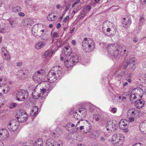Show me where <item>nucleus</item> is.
<instances>
[{"mask_svg": "<svg viewBox=\"0 0 146 146\" xmlns=\"http://www.w3.org/2000/svg\"><path fill=\"white\" fill-rule=\"evenodd\" d=\"M62 71L61 68H58V67H53L48 72L47 78L48 81L50 83H53L61 75Z\"/></svg>", "mask_w": 146, "mask_h": 146, "instance_id": "1", "label": "nucleus"}, {"mask_svg": "<svg viewBox=\"0 0 146 146\" xmlns=\"http://www.w3.org/2000/svg\"><path fill=\"white\" fill-rule=\"evenodd\" d=\"M82 48L84 52H89L92 51L95 47L94 41L90 38H85L82 42Z\"/></svg>", "mask_w": 146, "mask_h": 146, "instance_id": "2", "label": "nucleus"}, {"mask_svg": "<svg viewBox=\"0 0 146 146\" xmlns=\"http://www.w3.org/2000/svg\"><path fill=\"white\" fill-rule=\"evenodd\" d=\"M28 95L27 90H23L17 92L16 99L18 101H23L27 98Z\"/></svg>", "mask_w": 146, "mask_h": 146, "instance_id": "3", "label": "nucleus"}, {"mask_svg": "<svg viewBox=\"0 0 146 146\" xmlns=\"http://www.w3.org/2000/svg\"><path fill=\"white\" fill-rule=\"evenodd\" d=\"M26 113L24 111L20 110L19 111L17 112L15 116L19 122H23L26 121L28 118L27 115Z\"/></svg>", "mask_w": 146, "mask_h": 146, "instance_id": "4", "label": "nucleus"}, {"mask_svg": "<svg viewBox=\"0 0 146 146\" xmlns=\"http://www.w3.org/2000/svg\"><path fill=\"white\" fill-rule=\"evenodd\" d=\"M45 71L41 69L35 72L33 76V79L34 81L40 82L44 77Z\"/></svg>", "mask_w": 146, "mask_h": 146, "instance_id": "5", "label": "nucleus"}, {"mask_svg": "<svg viewBox=\"0 0 146 146\" xmlns=\"http://www.w3.org/2000/svg\"><path fill=\"white\" fill-rule=\"evenodd\" d=\"M121 47H114L113 49L110 50V53L111 56H113L115 58H119L121 56V53L122 51Z\"/></svg>", "mask_w": 146, "mask_h": 146, "instance_id": "6", "label": "nucleus"}, {"mask_svg": "<svg viewBox=\"0 0 146 146\" xmlns=\"http://www.w3.org/2000/svg\"><path fill=\"white\" fill-rule=\"evenodd\" d=\"M19 122L16 119L11 120L7 125L9 129L11 131H15L18 127Z\"/></svg>", "mask_w": 146, "mask_h": 146, "instance_id": "7", "label": "nucleus"}, {"mask_svg": "<svg viewBox=\"0 0 146 146\" xmlns=\"http://www.w3.org/2000/svg\"><path fill=\"white\" fill-rule=\"evenodd\" d=\"M106 128L109 127L112 128L113 131H115L118 128L117 123L115 121L110 120L108 121L106 124Z\"/></svg>", "mask_w": 146, "mask_h": 146, "instance_id": "8", "label": "nucleus"}, {"mask_svg": "<svg viewBox=\"0 0 146 146\" xmlns=\"http://www.w3.org/2000/svg\"><path fill=\"white\" fill-rule=\"evenodd\" d=\"M9 136V131L7 129H0V140L7 139Z\"/></svg>", "mask_w": 146, "mask_h": 146, "instance_id": "9", "label": "nucleus"}, {"mask_svg": "<svg viewBox=\"0 0 146 146\" xmlns=\"http://www.w3.org/2000/svg\"><path fill=\"white\" fill-rule=\"evenodd\" d=\"M51 85V83H48V82H46V84L45 85L46 88L41 89V92L43 93L41 96L42 98H43L47 95L46 94V90H48L52 89V87L50 86Z\"/></svg>", "mask_w": 146, "mask_h": 146, "instance_id": "10", "label": "nucleus"}, {"mask_svg": "<svg viewBox=\"0 0 146 146\" xmlns=\"http://www.w3.org/2000/svg\"><path fill=\"white\" fill-rule=\"evenodd\" d=\"M123 20V21L122 23L123 26L125 28L129 27L131 23V19L129 17H127L124 18Z\"/></svg>", "mask_w": 146, "mask_h": 146, "instance_id": "11", "label": "nucleus"}, {"mask_svg": "<svg viewBox=\"0 0 146 146\" xmlns=\"http://www.w3.org/2000/svg\"><path fill=\"white\" fill-rule=\"evenodd\" d=\"M111 141L112 143L115 146H117L120 145V141H119V139L118 138L117 133L114 134L113 135L111 138Z\"/></svg>", "mask_w": 146, "mask_h": 146, "instance_id": "12", "label": "nucleus"}, {"mask_svg": "<svg viewBox=\"0 0 146 146\" xmlns=\"http://www.w3.org/2000/svg\"><path fill=\"white\" fill-rule=\"evenodd\" d=\"M64 53L65 56L68 58H69L72 54V51L70 47H64Z\"/></svg>", "mask_w": 146, "mask_h": 146, "instance_id": "13", "label": "nucleus"}, {"mask_svg": "<svg viewBox=\"0 0 146 146\" xmlns=\"http://www.w3.org/2000/svg\"><path fill=\"white\" fill-rule=\"evenodd\" d=\"M133 90H134V92L137 96H138L140 98H142L143 94V91L142 89L140 88H137L133 89Z\"/></svg>", "mask_w": 146, "mask_h": 146, "instance_id": "14", "label": "nucleus"}, {"mask_svg": "<svg viewBox=\"0 0 146 146\" xmlns=\"http://www.w3.org/2000/svg\"><path fill=\"white\" fill-rule=\"evenodd\" d=\"M143 100L141 99L138 100L135 103V106L139 109L142 108L144 105V103L143 102Z\"/></svg>", "mask_w": 146, "mask_h": 146, "instance_id": "15", "label": "nucleus"}, {"mask_svg": "<svg viewBox=\"0 0 146 146\" xmlns=\"http://www.w3.org/2000/svg\"><path fill=\"white\" fill-rule=\"evenodd\" d=\"M36 89L35 88L33 90L32 94L34 99H37L40 97L42 98L41 96L43 93L41 92V91L40 93L36 92Z\"/></svg>", "mask_w": 146, "mask_h": 146, "instance_id": "16", "label": "nucleus"}, {"mask_svg": "<svg viewBox=\"0 0 146 146\" xmlns=\"http://www.w3.org/2000/svg\"><path fill=\"white\" fill-rule=\"evenodd\" d=\"M70 59H71L72 61H73V62L75 63H77L79 61V58L77 54L75 53H73L71 55V57L68 58Z\"/></svg>", "mask_w": 146, "mask_h": 146, "instance_id": "17", "label": "nucleus"}, {"mask_svg": "<svg viewBox=\"0 0 146 146\" xmlns=\"http://www.w3.org/2000/svg\"><path fill=\"white\" fill-rule=\"evenodd\" d=\"M93 118L96 121H102L104 119V116L102 114H94Z\"/></svg>", "mask_w": 146, "mask_h": 146, "instance_id": "18", "label": "nucleus"}, {"mask_svg": "<svg viewBox=\"0 0 146 146\" xmlns=\"http://www.w3.org/2000/svg\"><path fill=\"white\" fill-rule=\"evenodd\" d=\"M68 58V60H66V61L64 62L65 65L67 68L72 67L76 64L73 62V61H72L71 59H70L69 58Z\"/></svg>", "mask_w": 146, "mask_h": 146, "instance_id": "19", "label": "nucleus"}, {"mask_svg": "<svg viewBox=\"0 0 146 146\" xmlns=\"http://www.w3.org/2000/svg\"><path fill=\"white\" fill-rule=\"evenodd\" d=\"M46 45V43L43 41L37 42L35 45V47L37 49H39L43 47Z\"/></svg>", "mask_w": 146, "mask_h": 146, "instance_id": "20", "label": "nucleus"}, {"mask_svg": "<svg viewBox=\"0 0 146 146\" xmlns=\"http://www.w3.org/2000/svg\"><path fill=\"white\" fill-rule=\"evenodd\" d=\"M38 110V108L37 106L33 107L30 113L31 116L33 117L36 116L37 114Z\"/></svg>", "mask_w": 146, "mask_h": 146, "instance_id": "21", "label": "nucleus"}, {"mask_svg": "<svg viewBox=\"0 0 146 146\" xmlns=\"http://www.w3.org/2000/svg\"><path fill=\"white\" fill-rule=\"evenodd\" d=\"M25 71L24 70H19V76L18 78L20 79L24 78H25Z\"/></svg>", "mask_w": 146, "mask_h": 146, "instance_id": "22", "label": "nucleus"}, {"mask_svg": "<svg viewBox=\"0 0 146 146\" xmlns=\"http://www.w3.org/2000/svg\"><path fill=\"white\" fill-rule=\"evenodd\" d=\"M55 141L53 140L48 139L46 141V146H54Z\"/></svg>", "mask_w": 146, "mask_h": 146, "instance_id": "23", "label": "nucleus"}, {"mask_svg": "<svg viewBox=\"0 0 146 146\" xmlns=\"http://www.w3.org/2000/svg\"><path fill=\"white\" fill-rule=\"evenodd\" d=\"M127 123L128 122L127 121L125 120L124 121L123 120H121L119 123V126L120 127H123V126L124 127H126L128 125L127 124Z\"/></svg>", "mask_w": 146, "mask_h": 146, "instance_id": "24", "label": "nucleus"}, {"mask_svg": "<svg viewBox=\"0 0 146 146\" xmlns=\"http://www.w3.org/2000/svg\"><path fill=\"white\" fill-rule=\"evenodd\" d=\"M80 122H81V124H82L83 123H85V124H86V123L88 124V123H89V122L88 121H87L86 120H81L80 121H78L77 122V123L76 124V129L78 131H79L78 129H79V127H78V125L79 124H80Z\"/></svg>", "mask_w": 146, "mask_h": 146, "instance_id": "25", "label": "nucleus"}, {"mask_svg": "<svg viewBox=\"0 0 146 146\" xmlns=\"http://www.w3.org/2000/svg\"><path fill=\"white\" fill-rule=\"evenodd\" d=\"M117 135L118 138L119 139V141H121L120 143V145H122L123 143V141L124 139V136L121 133H117Z\"/></svg>", "mask_w": 146, "mask_h": 146, "instance_id": "26", "label": "nucleus"}, {"mask_svg": "<svg viewBox=\"0 0 146 146\" xmlns=\"http://www.w3.org/2000/svg\"><path fill=\"white\" fill-rule=\"evenodd\" d=\"M7 21L9 22V24L12 28H13L15 26L16 22L15 21L12 19H8Z\"/></svg>", "mask_w": 146, "mask_h": 146, "instance_id": "27", "label": "nucleus"}, {"mask_svg": "<svg viewBox=\"0 0 146 146\" xmlns=\"http://www.w3.org/2000/svg\"><path fill=\"white\" fill-rule=\"evenodd\" d=\"M135 92H134V90H133L131 92L129 97L130 100L131 101L136 99V96H137Z\"/></svg>", "mask_w": 146, "mask_h": 146, "instance_id": "28", "label": "nucleus"}, {"mask_svg": "<svg viewBox=\"0 0 146 146\" xmlns=\"http://www.w3.org/2000/svg\"><path fill=\"white\" fill-rule=\"evenodd\" d=\"M77 111H78L79 113L83 114H86V110L84 108H81L79 109H77L76 110Z\"/></svg>", "mask_w": 146, "mask_h": 146, "instance_id": "29", "label": "nucleus"}, {"mask_svg": "<svg viewBox=\"0 0 146 146\" xmlns=\"http://www.w3.org/2000/svg\"><path fill=\"white\" fill-rule=\"evenodd\" d=\"M78 111H74L73 113V116L74 117L77 119H79L80 118V115L79 113H78Z\"/></svg>", "mask_w": 146, "mask_h": 146, "instance_id": "30", "label": "nucleus"}, {"mask_svg": "<svg viewBox=\"0 0 146 146\" xmlns=\"http://www.w3.org/2000/svg\"><path fill=\"white\" fill-rule=\"evenodd\" d=\"M139 129L141 131L143 132L146 130V127L144 123H141L139 125Z\"/></svg>", "mask_w": 146, "mask_h": 146, "instance_id": "31", "label": "nucleus"}, {"mask_svg": "<svg viewBox=\"0 0 146 146\" xmlns=\"http://www.w3.org/2000/svg\"><path fill=\"white\" fill-rule=\"evenodd\" d=\"M36 145L40 146H43L42 140L41 139H38L35 142Z\"/></svg>", "mask_w": 146, "mask_h": 146, "instance_id": "32", "label": "nucleus"}, {"mask_svg": "<svg viewBox=\"0 0 146 146\" xmlns=\"http://www.w3.org/2000/svg\"><path fill=\"white\" fill-rule=\"evenodd\" d=\"M22 9L20 7H15L13 8V10L14 12H17L21 11Z\"/></svg>", "mask_w": 146, "mask_h": 146, "instance_id": "33", "label": "nucleus"}, {"mask_svg": "<svg viewBox=\"0 0 146 146\" xmlns=\"http://www.w3.org/2000/svg\"><path fill=\"white\" fill-rule=\"evenodd\" d=\"M129 114H130L131 115V116H133L135 115L136 113L135 112V110L133 109H130L128 111Z\"/></svg>", "mask_w": 146, "mask_h": 146, "instance_id": "34", "label": "nucleus"}, {"mask_svg": "<svg viewBox=\"0 0 146 146\" xmlns=\"http://www.w3.org/2000/svg\"><path fill=\"white\" fill-rule=\"evenodd\" d=\"M54 146H62V143L60 140H58L55 141Z\"/></svg>", "mask_w": 146, "mask_h": 146, "instance_id": "35", "label": "nucleus"}, {"mask_svg": "<svg viewBox=\"0 0 146 146\" xmlns=\"http://www.w3.org/2000/svg\"><path fill=\"white\" fill-rule=\"evenodd\" d=\"M52 14L53 13H51L47 16V19L48 20L51 21H54V19H53Z\"/></svg>", "mask_w": 146, "mask_h": 146, "instance_id": "36", "label": "nucleus"}, {"mask_svg": "<svg viewBox=\"0 0 146 146\" xmlns=\"http://www.w3.org/2000/svg\"><path fill=\"white\" fill-rule=\"evenodd\" d=\"M115 45L111 44L109 45L108 46V52L110 53V50H111L113 49L114 47H116L114 46Z\"/></svg>", "mask_w": 146, "mask_h": 146, "instance_id": "37", "label": "nucleus"}, {"mask_svg": "<svg viewBox=\"0 0 146 146\" xmlns=\"http://www.w3.org/2000/svg\"><path fill=\"white\" fill-rule=\"evenodd\" d=\"M135 60V58L134 57H132L129 60H127L126 62V64L127 65H129L131 64H132Z\"/></svg>", "mask_w": 146, "mask_h": 146, "instance_id": "38", "label": "nucleus"}, {"mask_svg": "<svg viewBox=\"0 0 146 146\" xmlns=\"http://www.w3.org/2000/svg\"><path fill=\"white\" fill-rule=\"evenodd\" d=\"M145 22V19L143 17H141L140 19L139 25L141 26Z\"/></svg>", "mask_w": 146, "mask_h": 146, "instance_id": "39", "label": "nucleus"}, {"mask_svg": "<svg viewBox=\"0 0 146 146\" xmlns=\"http://www.w3.org/2000/svg\"><path fill=\"white\" fill-rule=\"evenodd\" d=\"M111 31V29L110 28H108L106 30V32H107V33H106V32H105V30H103V31L104 34L107 35L108 36H109V34H108V33H109Z\"/></svg>", "mask_w": 146, "mask_h": 146, "instance_id": "40", "label": "nucleus"}, {"mask_svg": "<svg viewBox=\"0 0 146 146\" xmlns=\"http://www.w3.org/2000/svg\"><path fill=\"white\" fill-rule=\"evenodd\" d=\"M17 104L16 103H13L10 104L9 108L10 109H13L15 108L17 106Z\"/></svg>", "mask_w": 146, "mask_h": 146, "instance_id": "41", "label": "nucleus"}, {"mask_svg": "<svg viewBox=\"0 0 146 146\" xmlns=\"http://www.w3.org/2000/svg\"><path fill=\"white\" fill-rule=\"evenodd\" d=\"M35 27H33L32 28V32L33 34V33H34L33 34V35L35 36H37V34H36L35 33H36V32H37V30H36V31L35 30Z\"/></svg>", "mask_w": 146, "mask_h": 146, "instance_id": "42", "label": "nucleus"}, {"mask_svg": "<svg viewBox=\"0 0 146 146\" xmlns=\"http://www.w3.org/2000/svg\"><path fill=\"white\" fill-rule=\"evenodd\" d=\"M125 71H123L120 73L119 74V75L118 74H115V76H116V77L117 76H119L120 78H121V77L122 76H123L125 74Z\"/></svg>", "mask_w": 146, "mask_h": 146, "instance_id": "43", "label": "nucleus"}, {"mask_svg": "<svg viewBox=\"0 0 146 146\" xmlns=\"http://www.w3.org/2000/svg\"><path fill=\"white\" fill-rule=\"evenodd\" d=\"M91 7L90 6L87 5L85 8L84 11H89L91 9Z\"/></svg>", "mask_w": 146, "mask_h": 146, "instance_id": "44", "label": "nucleus"}, {"mask_svg": "<svg viewBox=\"0 0 146 146\" xmlns=\"http://www.w3.org/2000/svg\"><path fill=\"white\" fill-rule=\"evenodd\" d=\"M59 36L58 34L56 32H54L53 33V37L54 38L58 37Z\"/></svg>", "mask_w": 146, "mask_h": 146, "instance_id": "45", "label": "nucleus"}, {"mask_svg": "<svg viewBox=\"0 0 146 146\" xmlns=\"http://www.w3.org/2000/svg\"><path fill=\"white\" fill-rule=\"evenodd\" d=\"M49 50H47L45 53L43 55L44 58H46L47 56H48V54L49 53Z\"/></svg>", "mask_w": 146, "mask_h": 146, "instance_id": "46", "label": "nucleus"}, {"mask_svg": "<svg viewBox=\"0 0 146 146\" xmlns=\"http://www.w3.org/2000/svg\"><path fill=\"white\" fill-rule=\"evenodd\" d=\"M71 6V4H68L65 9V11H67L68 9L70 8Z\"/></svg>", "mask_w": 146, "mask_h": 146, "instance_id": "47", "label": "nucleus"}, {"mask_svg": "<svg viewBox=\"0 0 146 146\" xmlns=\"http://www.w3.org/2000/svg\"><path fill=\"white\" fill-rule=\"evenodd\" d=\"M49 53L48 54V56L51 57L53 53V51L52 50H49Z\"/></svg>", "mask_w": 146, "mask_h": 146, "instance_id": "48", "label": "nucleus"}, {"mask_svg": "<svg viewBox=\"0 0 146 146\" xmlns=\"http://www.w3.org/2000/svg\"><path fill=\"white\" fill-rule=\"evenodd\" d=\"M85 14L84 13H81V15H79L78 18L79 19H81L84 16Z\"/></svg>", "mask_w": 146, "mask_h": 146, "instance_id": "49", "label": "nucleus"}, {"mask_svg": "<svg viewBox=\"0 0 146 146\" xmlns=\"http://www.w3.org/2000/svg\"><path fill=\"white\" fill-rule=\"evenodd\" d=\"M132 146H143V145L140 143H137L134 144Z\"/></svg>", "mask_w": 146, "mask_h": 146, "instance_id": "50", "label": "nucleus"}, {"mask_svg": "<svg viewBox=\"0 0 146 146\" xmlns=\"http://www.w3.org/2000/svg\"><path fill=\"white\" fill-rule=\"evenodd\" d=\"M121 128H122L124 130V131L125 132L127 133L128 131V129L127 127H121Z\"/></svg>", "mask_w": 146, "mask_h": 146, "instance_id": "51", "label": "nucleus"}, {"mask_svg": "<svg viewBox=\"0 0 146 146\" xmlns=\"http://www.w3.org/2000/svg\"><path fill=\"white\" fill-rule=\"evenodd\" d=\"M117 109L115 108H113L111 109V111L113 113H115L116 112Z\"/></svg>", "mask_w": 146, "mask_h": 146, "instance_id": "52", "label": "nucleus"}, {"mask_svg": "<svg viewBox=\"0 0 146 146\" xmlns=\"http://www.w3.org/2000/svg\"><path fill=\"white\" fill-rule=\"evenodd\" d=\"M141 26L139 25V27H137L136 28V30L137 33H139L141 31V27H140Z\"/></svg>", "mask_w": 146, "mask_h": 146, "instance_id": "53", "label": "nucleus"}, {"mask_svg": "<svg viewBox=\"0 0 146 146\" xmlns=\"http://www.w3.org/2000/svg\"><path fill=\"white\" fill-rule=\"evenodd\" d=\"M18 15L22 17H24L25 16V14L24 13L22 12H19L18 13Z\"/></svg>", "mask_w": 146, "mask_h": 146, "instance_id": "54", "label": "nucleus"}, {"mask_svg": "<svg viewBox=\"0 0 146 146\" xmlns=\"http://www.w3.org/2000/svg\"><path fill=\"white\" fill-rule=\"evenodd\" d=\"M138 38L137 37H135L134 38L133 41L134 42L136 43L137 42L138 40Z\"/></svg>", "mask_w": 146, "mask_h": 146, "instance_id": "55", "label": "nucleus"}, {"mask_svg": "<svg viewBox=\"0 0 146 146\" xmlns=\"http://www.w3.org/2000/svg\"><path fill=\"white\" fill-rule=\"evenodd\" d=\"M117 100V99H116L115 98L113 99V101L114 104H116L118 103Z\"/></svg>", "mask_w": 146, "mask_h": 146, "instance_id": "56", "label": "nucleus"}, {"mask_svg": "<svg viewBox=\"0 0 146 146\" xmlns=\"http://www.w3.org/2000/svg\"><path fill=\"white\" fill-rule=\"evenodd\" d=\"M69 18V17L68 16H67L66 17L64 18V19L63 21L64 22H65Z\"/></svg>", "mask_w": 146, "mask_h": 146, "instance_id": "57", "label": "nucleus"}, {"mask_svg": "<svg viewBox=\"0 0 146 146\" xmlns=\"http://www.w3.org/2000/svg\"><path fill=\"white\" fill-rule=\"evenodd\" d=\"M17 66H20L22 65V63L21 62H17L16 64Z\"/></svg>", "mask_w": 146, "mask_h": 146, "instance_id": "58", "label": "nucleus"}, {"mask_svg": "<svg viewBox=\"0 0 146 146\" xmlns=\"http://www.w3.org/2000/svg\"><path fill=\"white\" fill-rule=\"evenodd\" d=\"M100 140L102 141H104L106 140V138L105 137H100Z\"/></svg>", "mask_w": 146, "mask_h": 146, "instance_id": "59", "label": "nucleus"}, {"mask_svg": "<svg viewBox=\"0 0 146 146\" xmlns=\"http://www.w3.org/2000/svg\"><path fill=\"white\" fill-rule=\"evenodd\" d=\"M52 17L53 19H54V20L57 18V17H56V15H54V13H53Z\"/></svg>", "mask_w": 146, "mask_h": 146, "instance_id": "60", "label": "nucleus"}, {"mask_svg": "<svg viewBox=\"0 0 146 146\" xmlns=\"http://www.w3.org/2000/svg\"><path fill=\"white\" fill-rule=\"evenodd\" d=\"M141 2L142 4L144 5L146 3V0H141Z\"/></svg>", "mask_w": 146, "mask_h": 146, "instance_id": "61", "label": "nucleus"}, {"mask_svg": "<svg viewBox=\"0 0 146 146\" xmlns=\"http://www.w3.org/2000/svg\"><path fill=\"white\" fill-rule=\"evenodd\" d=\"M5 30L4 29H1L0 28V32L1 33H3L5 32Z\"/></svg>", "mask_w": 146, "mask_h": 146, "instance_id": "62", "label": "nucleus"}, {"mask_svg": "<svg viewBox=\"0 0 146 146\" xmlns=\"http://www.w3.org/2000/svg\"><path fill=\"white\" fill-rule=\"evenodd\" d=\"M123 51L124 52V55L125 56H127V55L128 54V52H127L126 50V49L123 50Z\"/></svg>", "mask_w": 146, "mask_h": 146, "instance_id": "63", "label": "nucleus"}, {"mask_svg": "<svg viewBox=\"0 0 146 146\" xmlns=\"http://www.w3.org/2000/svg\"><path fill=\"white\" fill-rule=\"evenodd\" d=\"M136 67V66L134 64H133V66L131 67V68L133 70H134L135 69Z\"/></svg>", "mask_w": 146, "mask_h": 146, "instance_id": "64", "label": "nucleus"}]
</instances>
